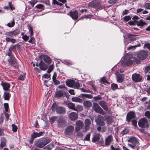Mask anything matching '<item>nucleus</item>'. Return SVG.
Instances as JSON below:
<instances>
[{
	"label": "nucleus",
	"mask_w": 150,
	"mask_h": 150,
	"mask_svg": "<svg viewBox=\"0 0 150 150\" xmlns=\"http://www.w3.org/2000/svg\"><path fill=\"white\" fill-rule=\"evenodd\" d=\"M69 15L74 20L77 19L78 18V13L76 10L70 12Z\"/></svg>",
	"instance_id": "nucleus-17"
},
{
	"label": "nucleus",
	"mask_w": 150,
	"mask_h": 150,
	"mask_svg": "<svg viewBox=\"0 0 150 150\" xmlns=\"http://www.w3.org/2000/svg\"><path fill=\"white\" fill-rule=\"evenodd\" d=\"M6 139L4 137L2 138L1 139L0 146L2 147H4L6 146Z\"/></svg>",
	"instance_id": "nucleus-30"
},
{
	"label": "nucleus",
	"mask_w": 150,
	"mask_h": 150,
	"mask_svg": "<svg viewBox=\"0 0 150 150\" xmlns=\"http://www.w3.org/2000/svg\"><path fill=\"white\" fill-rule=\"evenodd\" d=\"M132 59L133 60V61H134L137 63H139L140 62L139 60L136 57H133Z\"/></svg>",
	"instance_id": "nucleus-62"
},
{
	"label": "nucleus",
	"mask_w": 150,
	"mask_h": 150,
	"mask_svg": "<svg viewBox=\"0 0 150 150\" xmlns=\"http://www.w3.org/2000/svg\"><path fill=\"white\" fill-rule=\"evenodd\" d=\"M99 104L105 110L107 111L108 110V108L105 101H101L99 102Z\"/></svg>",
	"instance_id": "nucleus-19"
},
{
	"label": "nucleus",
	"mask_w": 150,
	"mask_h": 150,
	"mask_svg": "<svg viewBox=\"0 0 150 150\" xmlns=\"http://www.w3.org/2000/svg\"><path fill=\"white\" fill-rule=\"evenodd\" d=\"M139 126L142 128H146L149 127V123L147 119L145 118L140 119L138 122Z\"/></svg>",
	"instance_id": "nucleus-2"
},
{
	"label": "nucleus",
	"mask_w": 150,
	"mask_h": 150,
	"mask_svg": "<svg viewBox=\"0 0 150 150\" xmlns=\"http://www.w3.org/2000/svg\"><path fill=\"white\" fill-rule=\"evenodd\" d=\"M43 132H40L39 133L34 132L31 135L32 137L35 139L38 137H40L42 135Z\"/></svg>",
	"instance_id": "nucleus-21"
},
{
	"label": "nucleus",
	"mask_w": 150,
	"mask_h": 150,
	"mask_svg": "<svg viewBox=\"0 0 150 150\" xmlns=\"http://www.w3.org/2000/svg\"><path fill=\"white\" fill-rule=\"evenodd\" d=\"M133 63V61L132 60H129L127 62L126 64L127 66H129L132 64Z\"/></svg>",
	"instance_id": "nucleus-60"
},
{
	"label": "nucleus",
	"mask_w": 150,
	"mask_h": 150,
	"mask_svg": "<svg viewBox=\"0 0 150 150\" xmlns=\"http://www.w3.org/2000/svg\"><path fill=\"white\" fill-rule=\"evenodd\" d=\"M78 115L77 113L72 112L69 114L68 117L71 120L74 121L76 120L78 118Z\"/></svg>",
	"instance_id": "nucleus-15"
},
{
	"label": "nucleus",
	"mask_w": 150,
	"mask_h": 150,
	"mask_svg": "<svg viewBox=\"0 0 150 150\" xmlns=\"http://www.w3.org/2000/svg\"><path fill=\"white\" fill-rule=\"evenodd\" d=\"M5 40L6 42H10L12 43H15L16 41V40L15 39L10 38L8 37H6Z\"/></svg>",
	"instance_id": "nucleus-34"
},
{
	"label": "nucleus",
	"mask_w": 150,
	"mask_h": 150,
	"mask_svg": "<svg viewBox=\"0 0 150 150\" xmlns=\"http://www.w3.org/2000/svg\"><path fill=\"white\" fill-rule=\"evenodd\" d=\"M118 87L117 84L115 83H112L111 84L112 89L114 91Z\"/></svg>",
	"instance_id": "nucleus-49"
},
{
	"label": "nucleus",
	"mask_w": 150,
	"mask_h": 150,
	"mask_svg": "<svg viewBox=\"0 0 150 150\" xmlns=\"http://www.w3.org/2000/svg\"><path fill=\"white\" fill-rule=\"evenodd\" d=\"M128 142L132 144L128 143V145L129 146L132 148L133 149L136 146L137 143V141L136 138L134 137H130V139L128 140Z\"/></svg>",
	"instance_id": "nucleus-5"
},
{
	"label": "nucleus",
	"mask_w": 150,
	"mask_h": 150,
	"mask_svg": "<svg viewBox=\"0 0 150 150\" xmlns=\"http://www.w3.org/2000/svg\"><path fill=\"white\" fill-rule=\"evenodd\" d=\"M131 17L129 16H125L123 18V20L126 21H128L131 19Z\"/></svg>",
	"instance_id": "nucleus-55"
},
{
	"label": "nucleus",
	"mask_w": 150,
	"mask_h": 150,
	"mask_svg": "<svg viewBox=\"0 0 150 150\" xmlns=\"http://www.w3.org/2000/svg\"><path fill=\"white\" fill-rule=\"evenodd\" d=\"M135 116V114L133 112H129L127 114V120L128 122H129L132 119L134 118Z\"/></svg>",
	"instance_id": "nucleus-14"
},
{
	"label": "nucleus",
	"mask_w": 150,
	"mask_h": 150,
	"mask_svg": "<svg viewBox=\"0 0 150 150\" xmlns=\"http://www.w3.org/2000/svg\"><path fill=\"white\" fill-rule=\"evenodd\" d=\"M34 144L37 147L39 148H42L45 146L42 139L35 140L34 142Z\"/></svg>",
	"instance_id": "nucleus-13"
},
{
	"label": "nucleus",
	"mask_w": 150,
	"mask_h": 150,
	"mask_svg": "<svg viewBox=\"0 0 150 150\" xmlns=\"http://www.w3.org/2000/svg\"><path fill=\"white\" fill-rule=\"evenodd\" d=\"M59 117L56 116H54L51 117L50 118L51 122L52 123L54 122L55 121H56L58 119Z\"/></svg>",
	"instance_id": "nucleus-50"
},
{
	"label": "nucleus",
	"mask_w": 150,
	"mask_h": 150,
	"mask_svg": "<svg viewBox=\"0 0 150 150\" xmlns=\"http://www.w3.org/2000/svg\"><path fill=\"white\" fill-rule=\"evenodd\" d=\"M103 118V117L102 115H99L98 116V117L96 120V122L98 125L103 126L105 125V123L104 121L101 119Z\"/></svg>",
	"instance_id": "nucleus-16"
},
{
	"label": "nucleus",
	"mask_w": 150,
	"mask_h": 150,
	"mask_svg": "<svg viewBox=\"0 0 150 150\" xmlns=\"http://www.w3.org/2000/svg\"><path fill=\"white\" fill-rule=\"evenodd\" d=\"M123 77L122 75H119L117 77V81L119 83H122L123 81Z\"/></svg>",
	"instance_id": "nucleus-36"
},
{
	"label": "nucleus",
	"mask_w": 150,
	"mask_h": 150,
	"mask_svg": "<svg viewBox=\"0 0 150 150\" xmlns=\"http://www.w3.org/2000/svg\"><path fill=\"white\" fill-rule=\"evenodd\" d=\"M1 85L5 91L8 90L10 87V85L8 83L4 82H1Z\"/></svg>",
	"instance_id": "nucleus-18"
},
{
	"label": "nucleus",
	"mask_w": 150,
	"mask_h": 150,
	"mask_svg": "<svg viewBox=\"0 0 150 150\" xmlns=\"http://www.w3.org/2000/svg\"><path fill=\"white\" fill-rule=\"evenodd\" d=\"M74 81V80H69L66 81V84L69 87H73Z\"/></svg>",
	"instance_id": "nucleus-24"
},
{
	"label": "nucleus",
	"mask_w": 150,
	"mask_h": 150,
	"mask_svg": "<svg viewBox=\"0 0 150 150\" xmlns=\"http://www.w3.org/2000/svg\"><path fill=\"white\" fill-rule=\"evenodd\" d=\"M137 36V35H133L131 34H129L127 35V36L129 39L132 41L136 40L137 39L136 37Z\"/></svg>",
	"instance_id": "nucleus-31"
},
{
	"label": "nucleus",
	"mask_w": 150,
	"mask_h": 150,
	"mask_svg": "<svg viewBox=\"0 0 150 150\" xmlns=\"http://www.w3.org/2000/svg\"><path fill=\"white\" fill-rule=\"evenodd\" d=\"M90 134H88L86 135L84 138V140L86 141H89L90 140Z\"/></svg>",
	"instance_id": "nucleus-63"
},
{
	"label": "nucleus",
	"mask_w": 150,
	"mask_h": 150,
	"mask_svg": "<svg viewBox=\"0 0 150 150\" xmlns=\"http://www.w3.org/2000/svg\"><path fill=\"white\" fill-rule=\"evenodd\" d=\"M45 146L50 142L51 140L49 139L44 138L42 139Z\"/></svg>",
	"instance_id": "nucleus-45"
},
{
	"label": "nucleus",
	"mask_w": 150,
	"mask_h": 150,
	"mask_svg": "<svg viewBox=\"0 0 150 150\" xmlns=\"http://www.w3.org/2000/svg\"><path fill=\"white\" fill-rule=\"evenodd\" d=\"M72 100L73 102L81 103L82 100L80 98L77 97H74L72 98Z\"/></svg>",
	"instance_id": "nucleus-33"
},
{
	"label": "nucleus",
	"mask_w": 150,
	"mask_h": 150,
	"mask_svg": "<svg viewBox=\"0 0 150 150\" xmlns=\"http://www.w3.org/2000/svg\"><path fill=\"white\" fill-rule=\"evenodd\" d=\"M15 24V22L14 19H13V21L11 23H9L7 24V25L8 27L11 28L13 27Z\"/></svg>",
	"instance_id": "nucleus-43"
},
{
	"label": "nucleus",
	"mask_w": 150,
	"mask_h": 150,
	"mask_svg": "<svg viewBox=\"0 0 150 150\" xmlns=\"http://www.w3.org/2000/svg\"><path fill=\"white\" fill-rule=\"evenodd\" d=\"M148 55V52L145 51H140L137 54V57L141 60L145 59Z\"/></svg>",
	"instance_id": "nucleus-7"
},
{
	"label": "nucleus",
	"mask_w": 150,
	"mask_h": 150,
	"mask_svg": "<svg viewBox=\"0 0 150 150\" xmlns=\"http://www.w3.org/2000/svg\"><path fill=\"white\" fill-rule=\"evenodd\" d=\"M74 127L72 126H69L67 127L65 130V133L67 135H71L74 131Z\"/></svg>",
	"instance_id": "nucleus-11"
},
{
	"label": "nucleus",
	"mask_w": 150,
	"mask_h": 150,
	"mask_svg": "<svg viewBox=\"0 0 150 150\" xmlns=\"http://www.w3.org/2000/svg\"><path fill=\"white\" fill-rule=\"evenodd\" d=\"M51 109L52 111L56 110L57 113L59 114H63L65 113L66 110L63 107H57L56 103H53L51 106Z\"/></svg>",
	"instance_id": "nucleus-1"
},
{
	"label": "nucleus",
	"mask_w": 150,
	"mask_h": 150,
	"mask_svg": "<svg viewBox=\"0 0 150 150\" xmlns=\"http://www.w3.org/2000/svg\"><path fill=\"white\" fill-rule=\"evenodd\" d=\"M57 124L58 126L59 127H62L65 126L66 124V122L64 120L62 117H59L57 120Z\"/></svg>",
	"instance_id": "nucleus-12"
},
{
	"label": "nucleus",
	"mask_w": 150,
	"mask_h": 150,
	"mask_svg": "<svg viewBox=\"0 0 150 150\" xmlns=\"http://www.w3.org/2000/svg\"><path fill=\"white\" fill-rule=\"evenodd\" d=\"M100 80L103 83H108V81L104 77L101 78Z\"/></svg>",
	"instance_id": "nucleus-54"
},
{
	"label": "nucleus",
	"mask_w": 150,
	"mask_h": 150,
	"mask_svg": "<svg viewBox=\"0 0 150 150\" xmlns=\"http://www.w3.org/2000/svg\"><path fill=\"white\" fill-rule=\"evenodd\" d=\"M8 62L9 63L12 65L15 64L16 60L14 58L12 57L8 60Z\"/></svg>",
	"instance_id": "nucleus-41"
},
{
	"label": "nucleus",
	"mask_w": 150,
	"mask_h": 150,
	"mask_svg": "<svg viewBox=\"0 0 150 150\" xmlns=\"http://www.w3.org/2000/svg\"><path fill=\"white\" fill-rule=\"evenodd\" d=\"M8 6L9 7L10 9L12 11L15 9V7L12 4V3L11 2H9L8 3Z\"/></svg>",
	"instance_id": "nucleus-52"
},
{
	"label": "nucleus",
	"mask_w": 150,
	"mask_h": 150,
	"mask_svg": "<svg viewBox=\"0 0 150 150\" xmlns=\"http://www.w3.org/2000/svg\"><path fill=\"white\" fill-rule=\"evenodd\" d=\"M83 107L80 105H78L76 108L75 107L74 110L78 112H80L83 110Z\"/></svg>",
	"instance_id": "nucleus-37"
},
{
	"label": "nucleus",
	"mask_w": 150,
	"mask_h": 150,
	"mask_svg": "<svg viewBox=\"0 0 150 150\" xmlns=\"http://www.w3.org/2000/svg\"><path fill=\"white\" fill-rule=\"evenodd\" d=\"M136 23L137 25L140 26H143L146 24V23L142 20H141L139 21H136Z\"/></svg>",
	"instance_id": "nucleus-28"
},
{
	"label": "nucleus",
	"mask_w": 150,
	"mask_h": 150,
	"mask_svg": "<svg viewBox=\"0 0 150 150\" xmlns=\"http://www.w3.org/2000/svg\"><path fill=\"white\" fill-rule=\"evenodd\" d=\"M74 83L73 84V87H74V88H76L79 89L80 87V84L78 82H75L74 81Z\"/></svg>",
	"instance_id": "nucleus-42"
},
{
	"label": "nucleus",
	"mask_w": 150,
	"mask_h": 150,
	"mask_svg": "<svg viewBox=\"0 0 150 150\" xmlns=\"http://www.w3.org/2000/svg\"><path fill=\"white\" fill-rule=\"evenodd\" d=\"M145 115L147 117L150 119V112L149 111H147L145 112Z\"/></svg>",
	"instance_id": "nucleus-64"
},
{
	"label": "nucleus",
	"mask_w": 150,
	"mask_h": 150,
	"mask_svg": "<svg viewBox=\"0 0 150 150\" xmlns=\"http://www.w3.org/2000/svg\"><path fill=\"white\" fill-rule=\"evenodd\" d=\"M142 76L139 74L136 73L133 74L132 75V80L136 82H138L141 81L142 79Z\"/></svg>",
	"instance_id": "nucleus-9"
},
{
	"label": "nucleus",
	"mask_w": 150,
	"mask_h": 150,
	"mask_svg": "<svg viewBox=\"0 0 150 150\" xmlns=\"http://www.w3.org/2000/svg\"><path fill=\"white\" fill-rule=\"evenodd\" d=\"M38 2L37 0H30L28 1V3H30L31 6L33 7L34 6V5Z\"/></svg>",
	"instance_id": "nucleus-44"
},
{
	"label": "nucleus",
	"mask_w": 150,
	"mask_h": 150,
	"mask_svg": "<svg viewBox=\"0 0 150 150\" xmlns=\"http://www.w3.org/2000/svg\"><path fill=\"white\" fill-rule=\"evenodd\" d=\"M76 126L75 128L76 132L79 131L84 126L83 122L81 121L78 120L76 121L75 123Z\"/></svg>",
	"instance_id": "nucleus-10"
},
{
	"label": "nucleus",
	"mask_w": 150,
	"mask_h": 150,
	"mask_svg": "<svg viewBox=\"0 0 150 150\" xmlns=\"http://www.w3.org/2000/svg\"><path fill=\"white\" fill-rule=\"evenodd\" d=\"M150 70V66L148 65L145 67L144 69V72L146 74Z\"/></svg>",
	"instance_id": "nucleus-51"
},
{
	"label": "nucleus",
	"mask_w": 150,
	"mask_h": 150,
	"mask_svg": "<svg viewBox=\"0 0 150 150\" xmlns=\"http://www.w3.org/2000/svg\"><path fill=\"white\" fill-rule=\"evenodd\" d=\"M93 108L95 111L102 115H104L105 112L101 107L96 103H93Z\"/></svg>",
	"instance_id": "nucleus-4"
},
{
	"label": "nucleus",
	"mask_w": 150,
	"mask_h": 150,
	"mask_svg": "<svg viewBox=\"0 0 150 150\" xmlns=\"http://www.w3.org/2000/svg\"><path fill=\"white\" fill-rule=\"evenodd\" d=\"M42 58L45 62L48 64H50L51 62V60L50 57L47 56L43 55L42 56Z\"/></svg>",
	"instance_id": "nucleus-25"
},
{
	"label": "nucleus",
	"mask_w": 150,
	"mask_h": 150,
	"mask_svg": "<svg viewBox=\"0 0 150 150\" xmlns=\"http://www.w3.org/2000/svg\"><path fill=\"white\" fill-rule=\"evenodd\" d=\"M143 7L145 9H150V3L146 2L144 3Z\"/></svg>",
	"instance_id": "nucleus-40"
},
{
	"label": "nucleus",
	"mask_w": 150,
	"mask_h": 150,
	"mask_svg": "<svg viewBox=\"0 0 150 150\" xmlns=\"http://www.w3.org/2000/svg\"><path fill=\"white\" fill-rule=\"evenodd\" d=\"M106 120L108 124H111L113 121V117L111 116H108Z\"/></svg>",
	"instance_id": "nucleus-35"
},
{
	"label": "nucleus",
	"mask_w": 150,
	"mask_h": 150,
	"mask_svg": "<svg viewBox=\"0 0 150 150\" xmlns=\"http://www.w3.org/2000/svg\"><path fill=\"white\" fill-rule=\"evenodd\" d=\"M88 6L90 7L96 9H100L102 7L100 2L96 0L92 1L90 2Z\"/></svg>",
	"instance_id": "nucleus-3"
},
{
	"label": "nucleus",
	"mask_w": 150,
	"mask_h": 150,
	"mask_svg": "<svg viewBox=\"0 0 150 150\" xmlns=\"http://www.w3.org/2000/svg\"><path fill=\"white\" fill-rule=\"evenodd\" d=\"M35 7L38 9H40L41 11L43 10L45 8L43 5L41 4L37 5Z\"/></svg>",
	"instance_id": "nucleus-39"
},
{
	"label": "nucleus",
	"mask_w": 150,
	"mask_h": 150,
	"mask_svg": "<svg viewBox=\"0 0 150 150\" xmlns=\"http://www.w3.org/2000/svg\"><path fill=\"white\" fill-rule=\"evenodd\" d=\"M12 130L14 132H16L17 129V126L14 124L12 125Z\"/></svg>",
	"instance_id": "nucleus-53"
},
{
	"label": "nucleus",
	"mask_w": 150,
	"mask_h": 150,
	"mask_svg": "<svg viewBox=\"0 0 150 150\" xmlns=\"http://www.w3.org/2000/svg\"><path fill=\"white\" fill-rule=\"evenodd\" d=\"M52 4H57L60 6H62L63 5L62 3L58 2L57 0H52Z\"/></svg>",
	"instance_id": "nucleus-47"
},
{
	"label": "nucleus",
	"mask_w": 150,
	"mask_h": 150,
	"mask_svg": "<svg viewBox=\"0 0 150 150\" xmlns=\"http://www.w3.org/2000/svg\"><path fill=\"white\" fill-rule=\"evenodd\" d=\"M64 93L63 91H57L54 94V96L56 98H59L63 96Z\"/></svg>",
	"instance_id": "nucleus-20"
},
{
	"label": "nucleus",
	"mask_w": 150,
	"mask_h": 150,
	"mask_svg": "<svg viewBox=\"0 0 150 150\" xmlns=\"http://www.w3.org/2000/svg\"><path fill=\"white\" fill-rule=\"evenodd\" d=\"M29 30L30 33V36H33V30L32 27L30 26H29Z\"/></svg>",
	"instance_id": "nucleus-61"
},
{
	"label": "nucleus",
	"mask_w": 150,
	"mask_h": 150,
	"mask_svg": "<svg viewBox=\"0 0 150 150\" xmlns=\"http://www.w3.org/2000/svg\"><path fill=\"white\" fill-rule=\"evenodd\" d=\"M144 106L146 107L147 109H149L150 108V100L149 102L146 101L144 104Z\"/></svg>",
	"instance_id": "nucleus-46"
},
{
	"label": "nucleus",
	"mask_w": 150,
	"mask_h": 150,
	"mask_svg": "<svg viewBox=\"0 0 150 150\" xmlns=\"http://www.w3.org/2000/svg\"><path fill=\"white\" fill-rule=\"evenodd\" d=\"M4 97L5 100H8L10 98V94L7 92H5L4 94Z\"/></svg>",
	"instance_id": "nucleus-38"
},
{
	"label": "nucleus",
	"mask_w": 150,
	"mask_h": 150,
	"mask_svg": "<svg viewBox=\"0 0 150 150\" xmlns=\"http://www.w3.org/2000/svg\"><path fill=\"white\" fill-rule=\"evenodd\" d=\"M53 67L52 65L50 66L47 70V72L48 73H50L53 69Z\"/></svg>",
	"instance_id": "nucleus-58"
},
{
	"label": "nucleus",
	"mask_w": 150,
	"mask_h": 150,
	"mask_svg": "<svg viewBox=\"0 0 150 150\" xmlns=\"http://www.w3.org/2000/svg\"><path fill=\"white\" fill-rule=\"evenodd\" d=\"M15 47V45H11L10 46L8 52H6V54L8 55L11 56L12 54V50L14 47Z\"/></svg>",
	"instance_id": "nucleus-27"
},
{
	"label": "nucleus",
	"mask_w": 150,
	"mask_h": 150,
	"mask_svg": "<svg viewBox=\"0 0 150 150\" xmlns=\"http://www.w3.org/2000/svg\"><path fill=\"white\" fill-rule=\"evenodd\" d=\"M39 66L41 70L45 71L47 68V66L42 61L39 63Z\"/></svg>",
	"instance_id": "nucleus-22"
},
{
	"label": "nucleus",
	"mask_w": 150,
	"mask_h": 150,
	"mask_svg": "<svg viewBox=\"0 0 150 150\" xmlns=\"http://www.w3.org/2000/svg\"><path fill=\"white\" fill-rule=\"evenodd\" d=\"M97 129L98 131H100L101 132H104L106 130V128H105L103 129H101V127L100 126L98 127Z\"/></svg>",
	"instance_id": "nucleus-57"
},
{
	"label": "nucleus",
	"mask_w": 150,
	"mask_h": 150,
	"mask_svg": "<svg viewBox=\"0 0 150 150\" xmlns=\"http://www.w3.org/2000/svg\"><path fill=\"white\" fill-rule=\"evenodd\" d=\"M4 106L5 111L8 112V103H5L4 104Z\"/></svg>",
	"instance_id": "nucleus-56"
},
{
	"label": "nucleus",
	"mask_w": 150,
	"mask_h": 150,
	"mask_svg": "<svg viewBox=\"0 0 150 150\" xmlns=\"http://www.w3.org/2000/svg\"><path fill=\"white\" fill-rule=\"evenodd\" d=\"M83 105L85 107L90 108L92 106V103L89 101H85L83 102Z\"/></svg>",
	"instance_id": "nucleus-32"
},
{
	"label": "nucleus",
	"mask_w": 150,
	"mask_h": 150,
	"mask_svg": "<svg viewBox=\"0 0 150 150\" xmlns=\"http://www.w3.org/2000/svg\"><path fill=\"white\" fill-rule=\"evenodd\" d=\"M100 137V135L99 134H96L93 137L92 142H95L98 141Z\"/></svg>",
	"instance_id": "nucleus-26"
},
{
	"label": "nucleus",
	"mask_w": 150,
	"mask_h": 150,
	"mask_svg": "<svg viewBox=\"0 0 150 150\" xmlns=\"http://www.w3.org/2000/svg\"><path fill=\"white\" fill-rule=\"evenodd\" d=\"M112 137L111 135L108 136L105 139V144L106 146L109 145L112 141Z\"/></svg>",
	"instance_id": "nucleus-23"
},
{
	"label": "nucleus",
	"mask_w": 150,
	"mask_h": 150,
	"mask_svg": "<svg viewBox=\"0 0 150 150\" xmlns=\"http://www.w3.org/2000/svg\"><path fill=\"white\" fill-rule=\"evenodd\" d=\"M129 132V130L127 129H125L121 132V134L123 135L126 134Z\"/></svg>",
	"instance_id": "nucleus-59"
},
{
	"label": "nucleus",
	"mask_w": 150,
	"mask_h": 150,
	"mask_svg": "<svg viewBox=\"0 0 150 150\" xmlns=\"http://www.w3.org/2000/svg\"><path fill=\"white\" fill-rule=\"evenodd\" d=\"M85 126L83 132H85L88 131L90 128V125L91 124V120L89 119H86L84 121Z\"/></svg>",
	"instance_id": "nucleus-8"
},
{
	"label": "nucleus",
	"mask_w": 150,
	"mask_h": 150,
	"mask_svg": "<svg viewBox=\"0 0 150 150\" xmlns=\"http://www.w3.org/2000/svg\"><path fill=\"white\" fill-rule=\"evenodd\" d=\"M19 33V30L18 29H16L12 31L6 32L5 33V34L7 36L13 37L17 35Z\"/></svg>",
	"instance_id": "nucleus-6"
},
{
	"label": "nucleus",
	"mask_w": 150,
	"mask_h": 150,
	"mask_svg": "<svg viewBox=\"0 0 150 150\" xmlns=\"http://www.w3.org/2000/svg\"><path fill=\"white\" fill-rule=\"evenodd\" d=\"M82 96L83 97H85L91 99L93 98V96L90 94H82Z\"/></svg>",
	"instance_id": "nucleus-48"
},
{
	"label": "nucleus",
	"mask_w": 150,
	"mask_h": 150,
	"mask_svg": "<svg viewBox=\"0 0 150 150\" xmlns=\"http://www.w3.org/2000/svg\"><path fill=\"white\" fill-rule=\"evenodd\" d=\"M67 107L70 109H72L74 110L75 108V105L74 104L70 102H69L67 103Z\"/></svg>",
	"instance_id": "nucleus-29"
}]
</instances>
